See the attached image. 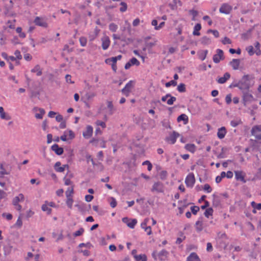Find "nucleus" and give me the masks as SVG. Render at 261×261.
I'll list each match as a JSON object with an SVG mask.
<instances>
[{"mask_svg":"<svg viewBox=\"0 0 261 261\" xmlns=\"http://www.w3.org/2000/svg\"><path fill=\"white\" fill-rule=\"evenodd\" d=\"M95 123L97 125L101 126L102 128H105L106 127V123L104 122L101 121L100 120H97L96 121Z\"/></svg>","mask_w":261,"mask_h":261,"instance_id":"e2e57ef3","label":"nucleus"},{"mask_svg":"<svg viewBox=\"0 0 261 261\" xmlns=\"http://www.w3.org/2000/svg\"><path fill=\"white\" fill-rule=\"evenodd\" d=\"M134 257L137 261H147V257L145 254L135 255Z\"/></svg>","mask_w":261,"mask_h":261,"instance_id":"c85d7f7f","label":"nucleus"},{"mask_svg":"<svg viewBox=\"0 0 261 261\" xmlns=\"http://www.w3.org/2000/svg\"><path fill=\"white\" fill-rule=\"evenodd\" d=\"M191 210L194 215H196L197 212L199 211V207L198 206H191Z\"/></svg>","mask_w":261,"mask_h":261,"instance_id":"864d4df0","label":"nucleus"},{"mask_svg":"<svg viewBox=\"0 0 261 261\" xmlns=\"http://www.w3.org/2000/svg\"><path fill=\"white\" fill-rule=\"evenodd\" d=\"M129 62L132 65L139 66L140 65L139 61L135 58H132Z\"/></svg>","mask_w":261,"mask_h":261,"instance_id":"c03bdc74","label":"nucleus"},{"mask_svg":"<svg viewBox=\"0 0 261 261\" xmlns=\"http://www.w3.org/2000/svg\"><path fill=\"white\" fill-rule=\"evenodd\" d=\"M80 42L82 46H85L87 44V39L84 37H81Z\"/></svg>","mask_w":261,"mask_h":261,"instance_id":"13d9d810","label":"nucleus"},{"mask_svg":"<svg viewBox=\"0 0 261 261\" xmlns=\"http://www.w3.org/2000/svg\"><path fill=\"white\" fill-rule=\"evenodd\" d=\"M11 166L9 164H7L5 162H3L0 164V178L4 177L5 175H9L11 171Z\"/></svg>","mask_w":261,"mask_h":261,"instance_id":"f03ea898","label":"nucleus"},{"mask_svg":"<svg viewBox=\"0 0 261 261\" xmlns=\"http://www.w3.org/2000/svg\"><path fill=\"white\" fill-rule=\"evenodd\" d=\"M177 89L179 92H185L186 91V86L184 84L181 83L177 86Z\"/></svg>","mask_w":261,"mask_h":261,"instance_id":"a19ab883","label":"nucleus"},{"mask_svg":"<svg viewBox=\"0 0 261 261\" xmlns=\"http://www.w3.org/2000/svg\"><path fill=\"white\" fill-rule=\"evenodd\" d=\"M187 261H200V259L196 253L192 252L187 257Z\"/></svg>","mask_w":261,"mask_h":261,"instance_id":"412c9836","label":"nucleus"},{"mask_svg":"<svg viewBox=\"0 0 261 261\" xmlns=\"http://www.w3.org/2000/svg\"><path fill=\"white\" fill-rule=\"evenodd\" d=\"M61 164L60 162H57L55 163L54 168L56 171L59 172H62L65 170V167H68L67 165H64L62 167H60Z\"/></svg>","mask_w":261,"mask_h":261,"instance_id":"f3484780","label":"nucleus"},{"mask_svg":"<svg viewBox=\"0 0 261 261\" xmlns=\"http://www.w3.org/2000/svg\"><path fill=\"white\" fill-rule=\"evenodd\" d=\"M84 232V228H80L79 229V230H78L77 231H75L73 233V236L75 237L80 236L82 235L83 233Z\"/></svg>","mask_w":261,"mask_h":261,"instance_id":"8fccbe9b","label":"nucleus"},{"mask_svg":"<svg viewBox=\"0 0 261 261\" xmlns=\"http://www.w3.org/2000/svg\"><path fill=\"white\" fill-rule=\"evenodd\" d=\"M222 42L223 44H230L231 43V41L229 38H228L227 37H225L223 40L222 41Z\"/></svg>","mask_w":261,"mask_h":261,"instance_id":"338daca9","label":"nucleus"},{"mask_svg":"<svg viewBox=\"0 0 261 261\" xmlns=\"http://www.w3.org/2000/svg\"><path fill=\"white\" fill-rule=\"evenodd\" d=\"M13 249V246L11 241L8 240L7 241V244L4 246V253L5 255H8L10 254Z\"/></svg>","mask_w":261,"mask_h":261,"instance_id":"1a4fd4ad","label":"nucleus"},{"mask_svg":"<svg viewBox=\"0 0 261 261\" xmlns=\"http://www.w3.org/2000/svg\"><path fill=\"white\" fill-rule=\"evenodd\" d=\"M102 48L103 50H106L109 47L110 44V40L108 36H104L101 38Z\"/></svg>","mask_w":261,"mask_h":261,"instance_id":"ddd939ff","label":"nucleus"},{"mask_svg":"<svg viewBox=\"0 0 261 261\" xmlns=\"http://www.w3.org/2000/svg\"><path fill=\"white\" fill-rule=\"evenodd\" d=\"M213 208L211 207H209L205 210L204 214L206 217L208 218L209 216H212L213 215Z\"/></svg>","mask_w":261,"mask_h":261,"instance_id":"4c0bfd02","label":"nucleus"},{"mask_svg":"<svg viewBox=\"0 0 261 261\" xmlns=\"http://www.w3.org/2000/svg\"><path fill=\"white\" fill-rule=\"evenodd\" d=\"M203 190L206 191L207 193H210L212 191L211 187L207 184H206L204 185Z\"/></svg>","mask_w":261,"mask_h":261,"instance_id":"0e129e2a","label":"nucleus"},{"mask_svg":"<svg viewBox=\"0 0 261 261\" xmlns=\"http://www.w3.org/2000/svg\"><path fill=\"white\" fill-rule=\"evenodd\" d=\"M107 107L109 109V114L112 115L114 110L113 105L112 101H107Z\"/></svg>","mask_w":261,"mask_h":261,"instance_id":"473e14b6","label":"nucleus"},{"mask_svg":"<svg viewBox=\"0 0 261 261\" xmlns=\"http://www.w3.org/2000/svg\"><path fill=\"white\" fill-rule=\"evenodd\" d=\"M109 28V30L113 32H115L118 29L117 25L114 23H110Z\"/></svg>","mask_w":261,"mask_h":261,"instance_id":"37998d69","label":"nucleus"},{"mask_svg":"<svg viewBox=\"0 0 261 261\" xmlns=\"http://www.w3.org/2000/svg\"><path fill=\"white\" fill-rule=\"evenodd\" d=\"M168 253L165 250H162L158 253V256L161 260H164V257H166Z\"/></svg>","mask_w":261,"mask_h":261,"instance_id":"7c9ffc66","label":"nucleus"},{"mask_svg":"<svg viewBox=\"0 0 261 261\" xmlns=\"http://www.w3.org/2000/svg\"><path fill=\"white\" fill-rule=\"evenodd\" d=\"M224 58L223 55V51L220 49L217 50V54L214 55L213 60L215 63H218L220 60H223Z\"/></svg>","mask_w":261,"mask_h":261,"instance_id":"6e6552de","label":"nucleus"},{"mask_svg":"<svg viewBox=\"0 0 261 261\" xmlns=\"http://www.w3.org/2000/svg\"><path fill=\"white\" fill-rule=\"evenodd\" d=\"M14 55H15V58L16 59L20 60L22 59V56L20 54V52L18 50H16L15 53Z\"/></svg>","mask_w":261,"mask_h":261,"instance_id":"69168bd1","label":"nucleus"},{"mask_svg":"<svg viewBox=\"0 0 261 261\" xmlns=\"http://www.w3.org/2000/svg\"><path fill=\"white\" fill-rule=\"evenodd\" d=\"M73 48H69L68 44L65 45L63 49V51H66L67 53H70L73 51Z\"/></svg>","mask_w":261,"mask_h":261,"instance_id":"603ef678","label":"nucleus"},{"mask_svg":"<svg viewBox=\"0 0 261 261\" xmlns=\"http://www.w3.org/2000/svg\"><path fill=\"white\" fill-rule=\"evenodd\" d=\"M226 134V128L225 127L223 126L218 129L217 132V136L219 139H222L224 138Z\"/></svg>","mask_w":261,"mask_h":261,"instance_id":"6ab92c4d","label":"nucleus"},{"mask_svg":"<svg viewBox=\"0 0 261 261\" xmlns=\"http://www.w3.org/2000/svg\"><path fill=\"white\" fill-rule=\"evenodd\" d=\"M121 7L120 8V11L122 12H125L127 9V5L124 2H121Z\"/></svg>","mask_w":261,"mask_h":261,"instance_id":"5fc2aeb1","label":"nucleus"},{"mask_svg":"<svg viewBox=\"0 0 261 261\" xmlns=\"http://www.w3.org/2000/svg\"><path fill=\"white\" fill-rule=\"evenodd\" d=\"M65 132H66V134L68 135L70 139H72L75 137L74 133L71 130H67Z\"/></svg>","mask_w":261,"mask_h":261,"instance_id":"4d7b16f0","label":"nucleus"},{"mask_svg":"<svg viewBox=\"0 0 261 261\" xmlns=\"http://www.w3.org/2000/svg\"><path fill=\"white\" fill-rule=\"evenodd\" d=\"M151 191L153 193H163L164 192V186L160 181L155 182L151 189Z\"/></svg>","mask_w":261,"mask_h":261,"instance_id":"7ed1b4c3","label":"nucleus"},{"mask_svg":"<svg viewBox=\"0 0 261 261\" xmlns=\"http://www.w3.org/2000/svg\"><path fill=\"white\" fill-rule=\"evenodd\" d=\"M260 43L258 42H256L254 44L255 54L257 56H259L261 54V50L260 49Z\"/></svg>","mask_w":261,"mask_h":261,"instance_id":"2f4dec72","label":"nucleus"},{"mask_svg":"<svg viewBox=\"0 0 261 261\" xmlns=\"http://www.w3.org/2000/svg\"><path fill=\"white\" fill-rule=\"evenodd\" d=\"M201 24L200 23H197L194 27L193 34L195 36H199L200 34L199 31L201 30Z\"/></svg>","mask_w":261,"mask_h":261,"instance_id":"5701e85b","label":"nucleus"},{"mask_svg":"<svg viewBox=\"0 0 261 261\" xmlns=\"http://www.w3.org/2000/svg\"><path fill=\"white\" fill-rule=\"evenodd\" d=\"M246 50L247 51L249 56H251L255 53V51L254 50L253 47L252 45H249L247 46L246 48Z\"/></svg>","mask_w":261,"mask_h":261,"instance_id":"c9c22d12","label":"nucleus"},{"mask_svg":"<svg viewBox=\"0 0 261 261\" xmlns=\"http://www.w3.org/2000/svg\"><path fill=\"white\" fill-rule=\"evenodd\" d=\"M41 208L43 211L46 212L47 214H50L51 212V209L45 204L42 205Z\"/></svg>","mask_w":261,"mask_h":261,"instance_id":"49530a36","label":"nucleus"},{"mask_svg":"<svg viewBox=\"0 0 261 261\" xmlns=\"http://www.w3.org/2000/svg\"><path fill=\"white\" fill-rule=\"evenodd\" d=\"M234 174L236 179L237 180H240L242 181L243 183L246 182V180L245 179V173L242 171H234Z\"/></svg>","mask_w":261,"mask_h":261,"instance_id":"9d476101","label":"nucleus"},{"mask_svg":"<svg viewBox=\"0 0 261 261\" xmlns=\"http://www.w3.org/2000/svg\"><path fill=\"white\" fill-rule=\"evenodd\" d=\"M133 88L134 82L132 81H130L126 84L124 88L121 90V92L126 96H128Z\"/></svg>","mask_w":261,"mask_h":261,"instance_id":"39448f33","label":"nucleus"},{"mask_svg":"<svg viewBox=\"0 0 261 261\" xmlns=\"http://www.w3.org/2000/svg\"><path fill=\"white\" fill-rule=\"evenodd\" d=\"M32 72H37V76H40L42 74V71L40 69V66L37 65L31 70Z\"/></svg>","mask_w":261,"mask_h":261,"instance_id":"cd10ccee","label":"nucleus"},{"mask_svg":"<svg viewBox=\"0 0 261 261\" xmlns=\"http://www.w3.org/2000/svg\"><path fill=\"white\" fill-rule=\"evenodd\" d=\"M230 77V74L228 72L224 73L223 77H219L217 80V82L219 84L225 83Z\"/></svg>","mask_w":261,"mask_h":261,"instance_id":"a211bd4d","label":"nucleus"},{"mask_svg":"<svg viewBox=\"0 0 261 261\" xmlns=\"http://www.w3.org/2000/svg\"><path fill=\"white\" fill-rule=\"evenodd\" d=\"M93 128L91 126L88 125L86 127L85 132L83 133V135L85 138H89L92 135Z\"/></svg>","mask_w":261,"mask_h":261,"instance_id":"2eb2a0df","label":"nucleus"},{"mask_svg":"<svg viewBox=\"0 0 261 261\" xmlns=\"http://www.w3.org/2000/svg\"><path fill=\"white\" fill-rule=\"evenodd\" d=\"M96 96V93L93 92H87L84 97L87 100H89Z\"/></svg>","mask_w":261,"mask_h":261,"instance_id":"b1692460","label":"nucleus"},{"mask_svg":"<svg viewBox=\"0 0 261 261\" xmlns=\"http://www.w3.org/2000/svg\"><path fill=\"white\" fill-rule=\"evenodd\" d=\"M240 63L241 60L240 59H234L229 62V65L232 67L233 70H238L239 68Z\"/></svg>","mask_w":261,"mask_h":261,"instance_id":"4468645a","label":"nucleus"},{"mask_svg":"<svg viewBox=\"0 0 261 261\" xmlns=\"http://www.w3.org/2000/svg\"><path fill=\"white\" fill-rule=\"evenodd\" d=\"M51 149L58 155H61L63 153V149L59 147L58 144H54L51 146Z\"/></svg>","mask_w":261,"mask_h":261,"instance_id":"aec40b11","label":"nucleus"},{"mask_svg":"<svg viewBox=\"0 0 261 261\" xmlns=\"http://www.w3.org/2000/svg\"><path fill=\"white\" fill-rule=\"evenodd\" d=\"M73 202V200L72 198V197H70V198H67V200H66V204L67 205L68 207L69 208H71L72 207V203Z\"/></svg>","mask_w":261,"mask_h":261,"instance_id":"de8ad7c7","label":"nucleus"},{"mask_svg":"<svg viewBox=\"0 0 261 261\" xmlns=\"http://www.w3.org/2000/svg\"><path fill=\"white\" fill-rule=\"evenodd\" d=\"M111 201L110 202V205L112 207L114 208L117 205V201L114 197H111Z\"/></svg>","mask_w":261,"mask_h":261,"instance_id":"052dcab7","label":"nucleus"},{"mask_svg":"<svg viewBox=\"0 0 261 261\" xmlns=\"http://www.w3.org/2000/svg\"><path fill=\"white\" fill-rule=\"evenodd\" d=\"M242 123V122L240 119L233 120L230 121V125L232 127H236Z\"/></svg>","mask_w":261,"mask_h":261,"instance_id":"e433bc0d","label":"nucleus"},{"mask_svg":"<svg viewBox=\"0 0 261 261\" xmlns=\"http://www.w3.org/2000/svg\"><path fill=\"white\" fill-rule=\"evenodd\" d=\"M167 176V173L166 171H162L160 173V178L162 180H165Z\"/></svg>","mask_w":261,"mask_h":261,"instance_id":"6e6d98bb","label":"nucleus"},{"mask_svg":"<svg viewBox=\"0 0 261 261\" xmlns=\"http://www.w3.org/2000/svg\"><path fill=\"white\" fill-rule=\"evenodd\" d=\"M179 133L173 131L169 136L166 138V141L170 144H173L175 143L177 138L179 137Z\"/></svg>","mask_w":261,"mask_h":261,"instance_id":"0eeeda50","label":"nucleus"},{"mask_svg":"<svg viewBox=\"0 0 261 261\" xmlns=\"http://www.w3.org/2000/svg\"><path fill=\"white\" fill-rule=\"evenodd\" d=\"M243 102L245 106L246 105L247 102H250L253 99L252 95L246 91V92H243Z\"/></svg>","mask_w":261,"mask_h":261,"instance_id":"f8f14e48","label":"nucleus"},{"mask_svg":"<svg viewBox=\"0 0 261 261\" xmlns=\"http://www.w3.org/2000/svg\"><path fill=\"white\" fill-rule=\"evenodd\" d=\"M176 85H177V82L176 81H175L174 80H171L170 82H167L165 84V86L166 87H169L171 85L175 86Z\"/></svg>","mask_w":261,"mask_h":261,"instance_id":"bf43d9fd","label":"nucleus"},{"mask_svg":"<svg viewBox=\"0 0 261 261\" xmlns=\"http://www.w3.org/2000/svg\"><path fill=\"white\" fill-rule=\"evenodd\" d=\"M34 23L44 28L47 27V23L43 18L36 17L34 20Z\"/></svg>","mask_w":261,"mask_h":261,"instance_id":"9b49d317","label":"nucleus"},{"mask_svg":"<svg viewBox=\"0 0 261 261\" xmlns=\"http://www.w3.org/2000/svg\"><path fill=\"white\" fill-rule=\"evenodd\" d=\"M40 113L35 114V117L37 119H42L43 115L45 114V111L43 109H39Z\"/></svg>","mask_w":261,"mask_h":261,"instance_id":"79ce46f5","label":"nucleus"},{"mask_svg":"<svg viewBox=\"0 0 261 261\" xmlns=\"http://www.w3.org/2000/svg\"><path fill=\"white\" fill-rule=\"evenodd\" d=\"M137 223L136 219L130 220L129 223H127V226L130 228H134Z\"/></svg>","mask_w":261,"mask_h":261,"instance_id":"f704fd0d","label":"nucleus"},{"mask_svg":"<svg viewBox=\"0 0 261 261\" xmlns=\"http://www.w3.org/2000/svg\"><path fill=\"white\" fill-rule=\"evenodd\" d=\"M185 148L187 150L193 153L195 151L196 146L193 144H187L185 146Z\"/></svg>","mask_w":261,"mask_h":261,"instance_id":"bb28decb","label":"nucleus"},{"mask_svg":"<svg viewBox=\"0 0 261 261\" xmlns=\"http://www.w3.org/2000/svg\"><path fill=\"white\" fill-rule=\"evenodd\" d=\"M22 215V214H20L19 215V216L18 217V218L17 219V222L16 223V225L18 226L19 227H21L22 226V221H21Z\"/></svg>","mask_w":261,"mask_h":261,"instance_id":"680f3d73","label":"nucleus"},{"mask_svg":"<svg viewBox=\"0 0 261 261\" xmlns=\"http://www.w3.org/2000/svg\"><path fill=\"white\" fill-rule=\"evenodd\" d=\"M252 85L250 78L248 75H246L243 76L238 83L234 86L237 87L242 90L248 91Z\"/></svg>","mask_w":261,"mask_h":261,"instance_id":"f257e3e1","label":"nucleus"},{"mask_svg":"<svg viewBox=\"0 0 261 261\" xmlns=\"http://www.w3.org/2000/svg\"><path fill=\"white\" fill-rule=\"evenodd\" d=\"M121 41L124 42L126 44H128L130 43H132L134 40L132 38H126L125 37H122L121 38Z\"/></svg>","mask_w":261,"mask_h":261,"instance_id":"a18cd8bd","label":"nucleus"},{"mask_svg":"<svg viewBox=\"0 0 261 261\" xmlns=\"http://www.w3.org/2000/svg\"><path fill=\"white\" fill-rule=\"evenodd\" d=\"M195 182V178L193 173H189L186 178L185 184L188 187L192 188Z\"/></svg>","mask_w":261,"mask_h":261,"instance_id":"423d86ee","label":"nucleus"},{"mask_svg":"<svg viewBox=\"0 0 261 261\" xmlns=\"http://www.w3.org/2000/svg\"><path fill=\"white\" fill-rule=\"evenodd\" d=\"M257 132H261V126L255 125L253 127L251 131L252 135H255Z\"/></svg>","mask_w":261,"mask_h":261,"instance_id":"72a5a7b5","label":"nucleus"},{"mask_svg":"<svg viewBox=\"0 0 261 261\" xmlns=\"http://www.w3.org/2000/svg\"><path fill=\"white\" fill-rule=\"evenodd\" d=\"M165 96L167 98L170 97V98L167 100V103L168 105H172L173 104L174 102H175L176 100V98L174 96H171V95L169 93L167 94Z\"/></svg>","mask_w":261,"mask_h":261,"instance_id":"4be33fe9","label":"nucleus"},{"mask_svg":"<svg viewBox=\"0 0 261 261\" xmlns=\"http://www.w3.org/2000/svg\"><path fill=\"white\" fill-rule=\"evenodd\" d=\"M232 10V7L231 6L227 3H224L221 6L219 12L221 13L227 15L230 13Z\"/></svg>","mask_w":261,"mask_h":261,"instance_id":"20e7f679","label":"nucleus"},{"mask_svg":"<svg viewBox=\"0 0 261 261\" xmlns=\"http://www.w3.org/2000/svg\"><path fill=\"white\" fill-rule=\"evenodd\" d=\"M208 53L207 50H205L200 53L199 55V58L200 59H201L202 61H203L205 60L206 57V55Z\"/></svg>","mask_w":261,"mask_h":261,"instance_id":"58836bf2","label":"nucleus"},{"mask_svg":"<svg viewBox=\"0 0 261 261\" xmlns=\"http://www.w3.org/2000/svg\"><path fill=\"white\" fill-rule=\"evenodd\" d=\"M195 227L197 231L200 232L203 229V222L202 220H198L195 223Z\"/></svg>","mask_w":261,"mask_h":261,"instance_id":"a878e982","label":"nucleus"},{"mask_svg":"<svg viewBox=\"0 0 261 261\" xmlns=\"http://www.w3.org/2000/svg\"><path fill=\"white\" fill-rule=\"evenodd\" d=\"M251 206L258 210H261V203H256L254 201H252L251 203Z\"/></svg>","mask_w":261,"mask_h":261,"instance_id":"3c124183","label":"nucleus"},{"mask_svg":"<svg viewBox=\"0 0 261 261\" xmlns=\"http://www.w3.org/2000/svg\"><path fill=\"white\" fill-rule=\"evenodd\" d=\"M24 199V196L22 194H19L18 196L15 197L12 201L13 204L15 206L19 204V202L23 201Z\"/></svg>","mask_w":261,"mask_h":261,"instance_id":"dca6fc26","label":"nucleus"},{"mask_svg":"<svg viewBox=\"0 0 261 261\" xmlns=\"http://www.w3.org/2000/svg\"><path fill=\"white\" fill-rule=\"evenodd\" d=\"M225 101L227 104H229L231 102V95L230 94H227L225 97Z\"/></svg>","mask_w":261,"mask_h":261,"instance_id":"774afa93","label":"nucleus"},{"mask_svg":"<svg viewBox=\"0 0 261 261\" xmlns=\"http://www.w3.org/2000/svg\"><path fill=\"white\" fill-rule=\"evenodd\" d=\"M0 117L2 119L7 120H10L11 118V116L9 114H6L5 112L0 115Z\"/></svg>","mask_w":261,"mask_h":261,"instance_id":"09e8293b","label":"nucleus"},{"mask_svg":"<svg viewBox=\"0 0 261 261\" xmlns=\"http://www.w3.org/2000/svg\"><path fill=\"white\" fill-rule=\"evenodd\" d=\"M200 42L202 44L206 45L210 44L211 40V39L207 37L204 36L201 38Z\"/></svg>","mask_w":261,"mask_h":261,"instance_id":"c756f323","label":"nucleus"},{"mask_svg":"<svg viewBox=\"0 0 261 261\" xmlns=\"http://www.w3.org/2000/svg\"><path fill=\"white\" fill-rule=\"evenodd\" d=\"M73 193V189L72 188H68L65 192L66 196L67 198L72 197V195Z\"/></svg>","mask_w":261,"mask_h":261,"instance_id":"ea45409f","label":"nucleus"},{"mask_svg":"<svg viewBox=\"0 0 261 261\" xmlns=\"http://www.w3.org/2000/svg\"><path fill=\"white\" fill-rule=\"evenodd\" d=\"M177 120L178 122L184 121V123L186 124L188 121V117L186 114H182L177 117Z\"/></svg>","mask_w":261,"mask_h":261,"instance_id":"393cba45","label":"nucleus"}]
</instances>
